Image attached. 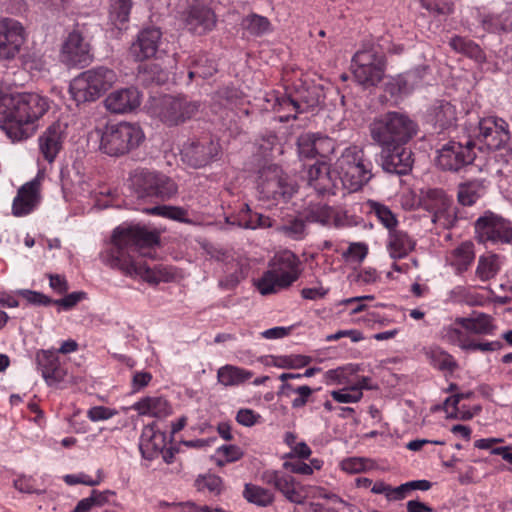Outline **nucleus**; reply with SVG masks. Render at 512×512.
<instances>
[{"label":"nucleus","instance_id":"nucleus-31","mask_svg":"<svg viewBox=\"0 0 512 512\" xmlns=\"http://www.w3.org/2000/svg\"><path fill=\"white\" fill-rule=\"evenodd\" d=\"M166 447L165 433L155 430L153 426L144 427L139 441V449L143 458L153 460Z\"/></svg>","mask_w":512,"mask_h":512},{"label":"nucleus","instance_id":"nucleus-12","mask_svg":"<svg viewBox=\"0 0 512 512\" xmlns=\"http://www.w3.org/2000/svg\"><path fill=\"white\" fill-rule=\"evenodd\" d=\"M26 37L21 22L9 17L0 18V59H14L20 53Z\"/></svg>","mask_w":512,"mask_h":512},{"label":"nucleus","instance_id":"nucleus-35","mask_svg":"<svg viewBox=\"0 0 512 512\" xmlns=\"http://www.w3.org/2000/svg\"><path fill=\"white\" fill-rule=\"evenodd\" d=\"M425 355L431 366L444 373L452 374L458 368L455 358L439 346L425 348Z\"/></svg>","mask_w":512,"mask_h":512},{"label":"nucleus","instance_id":"nucleus-22","mask_svg":"<svg viewBox=\"0 0 512 512\" xmlns=\"http://www.w3.org/2000/svg\"><path fill=\"white\" fill-rule=\"evenodd\" d=\"M40 188L41 179L39 175L19 188L12 203L14 216L22 217L34 211L41 199Z\"/></svg>","mask_w":512,"mask_h":512},{"label":"nucleus","instance_id":"nucleus-60","mask_svg":"<svg viewBox=\"0 0 512 512\" xmlns=\"http://www.w3.org/2000/svg\"><path fill=\"white\" fill-rule=\"evenodd\" d=\"M87 298V293L84 291H77L67 294L61 299L53 300L54 305L60 306L63 310L69 311L75 307L80 301Z\"/></svg>","mask_w":512,"mask_h":512},{"label":"nucleus","instance_id":"nucleus-62","mask_svg":"<svg viewBox=\"0 0 512 512\" xmlns=\"http://www.w3.org/2000/svg\"><path fill=\"white\" fill-rule=\"evenodd\" d=\"M368 460L360 457H350L341 462L343 471L351 474L360 473L366 470Z\"/></svg>","mask_w":512,"mask_h":512},{"label":"nucleus","instance_id":"nucleus-32","mask_svg":"<svg viewBox=\"0 0 512 512\" xmlns=\"http://www.w3.org/2000/svg\"><path fill=\"white\" fill-rule=\"evenodd\" d=\"M455 324L464 328L468 333L477 335H493L496 329L494 319L485 313H474L470 317H457Z\"/></svg>","mask_w":512,"mask_h":512},{"label":"nucleus","instance_id":"nucleus-44","mask_svg":"<svg viewBox=\"0 0 512 512\" xmlns=\"http://www.w3.org/2000/svg\"><path fill=\"white\" fill-rule=\"evenodd\" d=\"M363 222V218L358 216L354 209L334 206L331 226L337 229H345L360 226Z\"/></svg>","mask_w":512,"mask_h":512},{"label":"nucleus","instance_id":"nucleus-6","mask_svg":"<svg viewBox=\"0 0 512 512\" xmlns=\"http://www.w3.org/2000/svg\"><path fill=\"white\" fill-rule=\"evenodd\" d=\"M117 81L113 69L94 67L82 72L70 83V94L77 103L92 102L105 94Z\"/></svg>","mask_w":512,"mask_h":512},{"label":"nucleus","instance_id":"nucleus-55","mask_svg":"<svg viewBox=\"0 0 512 512\" xmlns=\"http://www.w3.org/2000/svg\"><path fill=\"white\" fill-rule=\"evenodd\" d=\"M275 107L280 111L294 112L293 114L286 115V120L289 118L296 119L297 114L304 112L303 104L289 95H283L276 99Z\"/></svg>","mask_w":512,"mask_h":512},{"label":"nucleus","instance_id":"nucleus-33","mask_svg":"<svg viewBox=\"0 0 512 512\" xmlns=\"http://www.w3.org/2000/svg\"><path fill=\"white\" fill-rule=\"evenodd\" d=\"M338 180L351 192L360 190L373 177L370 170H361L357 167L336 166Z\"/></svg>","mask_w":512,"mask_h":512},{"label":"nucleus","instance_id":"nucleus-30","mask_svg":"<svg viewBox=\"0 0 512 512\" xmlns=\"http://www.w3.org/2000/svg\"><path fill=\"white\" fill-rule=\"evenodd\" d=\"M416 247V240L406 231L394 229L388 232L386 249L389 256L394 259L407 257Z\"/></svg>","mask_w":512,"mask_h":512},{"label":"nucleus","instance_id":"nucleus-27","mask_svg":"<svg viewBox=\"0 0 512 512\" xmlns=\"http://www.w3.org/2000/svg\"><path fill=\"white\" fill-rule=\"evenodd\" d=\"M424 69H414L390 78L385 83V91L392 97H400L411 93L423 79Z\"/></svg>","mask_w":512,"mask_h":512},{"label":"nucleus","instance_id":"nucleus-14","mask_svg":"<svg viewBox=\"0 0 512 512\" xmlns=\"http://www.w3.org/2000/svg\"><path fill=\"white\" fill-rule=\"evenodd\" d=\"M474 143L468 139L465 144L451 141L439 150L437 163L443 170L458 171L475 159Z\"/></svg>","mask_w":512,"mask_h":512},{"label":"nucleus","instance_id":"nucleus-45","mask_svg":"<svg viewBox=\"0 0 512 512\" xmlns=\"http://www.w3.org/2000/svg\"><path fill=\"white\" fill-rule=\"evenodd\" d=\"M440 338L448 344L460 347L462 350H466L471 339L469 333L464 328L456 325L455 322L442 327Z\"/></svg>","mask_w":512,"mask_h":512},{"label":"nucleus","instance_id":"nucleus-28","mask_svg":"<svg viewBox=\"0 0 512 512\" xmlns=\"http://www.w3.org/2000/svg\"><path fill=\"white\" fill-rule=\"evenodd\" d=\"M64 138V131L60 123L50 125L39 137V149L46 161L54 162L62 149Z\"/></svg>","mask_w":512,"mask_h":512},{"label":"nucleus","instance_id":"nucleus-25","mask_svg":"<svg viewBox=\"0 0 512 512\" xmlns=\"http://www.w3.org/2000/svg\"><path fill=\"white\" fill-rule=\"evenodd\" d=\"M36 362L42 377L49 386L60 383L65 379L67 369L61 364L59 356L54 350L38 351L36 354Z\"/></svg>","mask_w":512,"mask_h":512},{"label":"nucleus","instance_id":"nucleus-4","mask_svg":"<svg viewBox=\"0 0 512 512\" xmlns=\"http://www.w3.org/2000/svg\"><path fill=\"white\" fill-rule=\"evenodd\" d=\"M270 266L271 268L263 274L258 282V290L262 295H269L285 289L300 276V260L289 250L275 254Z\"/></svg>","mask_w":512,"mask_h":512},{"label":"nucleus","instance_id":"nucleus-42","mask_svg":"<svg viewBox=\"0 0 512 512\" xmlns=\"http://www.w3.org/2000/svg\"><path fill=\"white\" fill-rule=\"evenodd\" d=\"M132 8L131 0H111L109 22L119 31L126 29Z\"/></svg>","mask_w":512,"mask_h":512},{"label":"nucleus","instance_id":"nucleus-5","mask_svg":"<svg viewBox=\"0 0 512 512\" xmlns=\"http://www.w3.org/2000/svg\"><path fill=\"white\" fill-rule=\"evenodd\" d=\"M416 132L415 122L399 112H388L370 125L372 139L381 146L406 144Z\"/></svg>","mask_w":512,"mask_h":512},{"label":"nucleus","instance_id":"nucleus-20","mask_svg":"<svg viewBox=\"0 0 512 512\" xmlns=\"http://www.w3.org/2000/svg\"><path fill=\"white\" fill-rule=\"evenodd\" d=\"M61 57L68 65H87L91 61L90 45L80 32L72 31L68 34L62 44Z\"/></svg>","mask_w":512,"mask_h":512},{"label":"nucleus","instance_id":"nucleus-16","mask_svg":"<svg viewBox=\"0 0 512 512\" xmlns=\"http://www.w3.org/2000/svg\"><path fill=\"white\" fill-rule=\"evenodd\" d=\"M478 130L477 139L491 150L501 149L510 139L508 123L496 116L482 118Z\"/></svg>","mask_w":512,"mask_h":512},{"label":"nucleus","instance_id":"nucleus-52","mask_svg":"<svg viewBox=\"0 0 512 512\" xmlns=\"http://www.w3.org/2000/svg\"><path fill=\"white\" fill-rule=\"evenodd\" d=\"M449 46L458 53L464 54L471 58H478L481 54L479 45L470 39L462 36H454L449 41Z\"/></svg>","mask_w":512,"mask_h":512},{"label":"nucleus","instance_id":"nucleus-2","mask_svg":"<svg viewBox=\"0 0 512 512\" xmlns=\"http://www.w3.org/2000/svg\"><path fill=\"white\" fill-rule=\"evenodd\" d=\"M50 99L33 92L5 95L0 103V128L13 142L26 140L33 125L50 109Z\"/></svg>","mask_w":512,"mask_h":512},{"label":"nucleus","instance_id":"nucleus-50","mask_svg":"<svg viewBox=\"0 0 512 512\" xmlns=\"http://www.w3.org/2000/svg\"><path fill=\"white\" fill-rule=\"evenodd\" d=\"M242 27L252 36H262L271 30V23L267 17L251 13L243 18Z\"/></svg>","mask_w":512,"mask_h":512},{"label":"nucleus","instance_id":"nucleus-58","mask_svg":"<svg viewBox=\"0 0 512 512\" xmlns=\"http://www.w3.org/2000/svg\"><path fill=\"white\" fill-rule=\"evenodd\" d=\"M106 502V496L96 490H93L92 494L84 499H81L72 512H89L94 506H101Z\"/></svg>","mask_w":512,"mask_h":512},{"label":"nucleus","instance_id":"nucleus-10","mask_svg":"<svg viewBox=\"0 0 512 512\" xmlns=\"http://www.w3.org/2000/svg\"><path fill=\"white\" fill-rule=\"evenodd\" d=\"M355 80L364 87L376 86L385 72L384 55L373 47L357 51L351 63Z\"/></svg>","mask_w":512,"mask_h":512},{"label":"nucleus","instance_id":"nucleus-49","mask_svg":"<svg viewBox=\"0 0 512 512\" xmlns=\"http://www.w3.org/2000/svg\"><path fill=\"white\" fill-rule=\"evenodd\" d=\"M484 194V186L479 181H470L459 185L458 201L464 206H472Z\"/></svg>","mask_w":512,"mask_h":512},{"label":"nucleus","instance_id":"nucleus-59","mask_svg":"<svg viewBox=\"0 0 512 512\" xmlns=\"http://www.w3.org/2000/svg\"><path fill=\"white\" fill-rule=\"evenodd\" d=\"M217 453L225 457V461H217L218 466H224L225 463L238 461L243 457V451L236 445H222L217 449Z\"/></svg>","mask_w":512,"mask_h":512},{"label":"nucleus","instance_id":"nucleus-61","mask_svg":"<svg viewBox=\"0 0 512 512\" xmlns=\"http://www.w3.org/2000/svg\"><path fill=\"white\" fill-rule=\"evenodd\" d=\"M118 414V411L105 406H94L87 411V418L92 422L108 420Z\"/></svg>","mask_w":512,"mask_h":512},{"label":"nucleus","instance_id":"nucleus-34","mask_svg":"<svg viewBox=\"0 0 512 512\" xmlns=\"http://www.w3.org/2000/svg\"><path fill=\"white\" fill-rule=\"evenodd\" d=\"M360 211L366 214H373L377 220L390 232L398 224L396 215L390 208L375 200H367L360 205Z\"/></svg>","mask_w":512,"mask_h":512},{"label":"nucleus","instance_id":"nucleus-63","mask_svg":"<svg viewBox=\"0 0 512 512\" xmlns=\"http://www.w3.org/2000/svg\"><path fill=\"white\" fill-rule=\"evenodd\" d=\"M367 255L368 246L362 242L351 243L346 252L343 253V257L351 258L358 262H362L367 257Z\"/></svg>","mask_w":512,"mask_h":512},{"label":"nucleus","instance_id":"nucleus-46","mask_svg":"<svg viewBox=\"0 0 512 512\" xmlns=\"http://www.w3.org/2000/svg\"><path fill=\"white\" fill-rule=\"evenodd\" d=\"M333 208L334 206L321 202L311 204L304 211V218L308 222L330 227L332 225Z\"/></svg>","mask_w":512,"mask_h":512},{"label":"nucleus","instance_id":"nucleus-39","mask_svg":"<svg viewBox=\"0 0 512 512\" xmlns=\"http://www.w3.org/2000/svg\"><path fill=\"white\" fill-rule=\"evenodd\" d=\"M188 77L193 80L196 77L207 79L217 72V66L214 60L210 59L206 54L194 55L188 63Z\"/></svg>","mask_w":512,"mask_h":512},{"label":"nucleus","instance_id":"nucleus-51","mask_svg":"<svg viewBox=\"0 0 512 512\" xmlns=\"http://www.w3.org/2000/svg\"><path fill=\"white\" fill-rule=\"evenodd\" d=\"M215 100L221 106L233 108L243 103L244 94L233 86H225L216 92Z\"/></svg>","mask_w":512,"mask_h":512},{"label":"nucleus","instance_id":"nucleus-56","mask_svg":"<svg viewBox=\"0 0 512 512\" xmlns=\"http://www.w3.org/2000/svg\"><path fill=\"white\" fill-rule=\"evenodd\" d=\"M331 396L336 402L339 403H356L361 400L363 392L359 391L358 388H354L350 385L342 389L332 391Z\"/></svg>","mask_w":512,"mask_h":512},{"label":"nucleus","instance_id":"nucleus-41","mask_svg":"<svg viewBox=\"0 0 512 512\" xmlns=\"http://www.w3.org/2000/svg\"><path fill=\"white\" fill-rule=\"evenodd\" d=\"M312 362L310 356L301 354L290 355H268L265 357V364L283 369H300Z\"/></svg>","mask_w":512,"mask_h":512},{"label":"nucleus","instance_id":"nucleus-47","mask_svg":"<svg viewBox=\"0 0 512 512\" xmlns=\"http://www.w3.org/2000/svg\"><path fill=\"white\" fill-rule=\"evenodd\" d=\"M243 497L259 507H267L274 502V494L270 490L251 483L245 484Z\"/></svg>","mask_w":512,"mask_h":512},{"label":"nucleus","instance_id":"nucleus-26","mask_svg":"<svg viewBox=\"0 0 512 512\" xmlns=\"http://www.w3.org/2000/svg\"><path fill=\"white\" fill-rule=\"evenodd\" d=\"M185 23L191 32L204 34L213 29L216 23V17L211 8L196 2L188 8Z\"/></svg>","mask_w":512,"mask_h":512},{"label":"nucleus","instance_id":"nucleus-13","mask_svg":"<svg viewBox=\"0 0 512 512\" xmlns=\"http://www.w3.org/2000/svg\"><path fill=\"white\" fill-rule=\"evenodd\" d=\"M220 145L209 137L191 140L183 145L181 159L192 168H202L216 160Z\"/></svg>","mask_w":512,"mask_h":512},{"label":"nucleus","instance_id":"nucleus-54","mask_svg":"<svg viewBox=\"0 0 512 512\" xmlns=\"http://www.w3.org/2000/svg\"><path fill=\"white\" fill-rule=\"evenodd\" d=\"M299 156L315 158L317 156V133H303L297 140Z\"/></svg>","mask_w":512,"mask_h":512},{"label":"nucleus","instance_id":"nucleus-64","mask_svg":"<svg viewBox=\"0 0 512 512\" xmlns=\"http://www.w3.org/2000/svg\"><path fill=\"white\" fill-rule=\"evenodd\" d=\"M335 150V141L322 134L317 133V156L328 157Z\"/></svg>","mask_w":512,"mask_h":512},{"label":"nucleus","instance_id":"nucleus-48","mask_svg":"<svg viewBox=\"0 0 512 512\" xmlns=\"http://www.w3.org/2000/svg\"><path fill=\"white\" fill-rule=\"evenodd\" d=\"M499 270L500 262L497 254H486L479 257L476 275L481 281L494 278Z\"/></svg>","mask_w":512,"mask_h":512},{"label":"nucleus","instance_id":"nucleus-38","mask_svg":"<svg viewBox=\"0 0 512 512\" xmlns=\"http://www.w3.org/2000/svg\"><path fill=\"white\" fill-rule=\"evenodd\" d=\"M475 259L474 245L463 242L451 252L450 264L457 274L467 271Z\"/></svg>","mask_w":512,"mask_h":512},{"label":"nucleus","instance_id":"nucleus-11","mask_svg":"<svg viewBox=\"0 0 512 512\" xmlns=\"http://www.w3.org/2000/svg\"><path fill=\"white\" fill-rule=\"evenodd\" d=\"M476 239L486 244L512 242V222L491 211H486L474 224Z\"/></svg>","mask_w":512,"mask_h":512},{"label":"nucleus","instance_id":"nucleus-8","mask_svg":"<svg viewBox=\"0 0 512 512\" xmlns=\"http://www.w3.org/2000/svg\"><path fill=\"white\" fill-rule=\"evenodd\" d=\"M296 184L277 164H269L259 170L257 190L259 199L277 205L287 202L296 192Z\"/></svg>","mask_w":512,"mask_h":512},{"label":"nucleus","instance_id":"nucleus-40","mask_svg":"<svg viewBox=\"0 0 512 512\" xmlns=\"http://www.w3.org/2000/svg\"><path fill=\"white\" fill-rule=\"evenodd\" d=\"M277 394L286 398L295 395V398L291 401V406L294 409H298L304 407L309 402L313 389L308 385L296 386L292 383H285L281 384Z\"/></svg>","mask_w":512,"mask_h":512},{"label":"nucleus","instance_id":"nucleus-43","mask_svg":"<svg viewBox=\"0 0 512 512\" xmlns=\"http://www.w3.org/2000/svg\"><path fill=\"white\" fill-rule=\"evenodd\" d=\"M239 225L246 229H265L273 226V220L261 213L251 210L248 204H245L238 216Z\"/></svg>","mask_w":512,"mask_h":512},{"label":"nucleus","instance_id":"nucleus-24","mask_svg":"<svg viewBox=\"0 0 512 512\" xmlns=\"http://www.w3.org/2000/svg\"><path fill=\"white\" fill-rule=\"evenodd\" d=\"M142 101V95L135 87L121 88L111 92L104 104L108 111L115 114L129 113L137 109Z\"/></svg>","mask_w":512,"mask_h":512},{"label":"nucleus","instance_id":"nucleus-37","mask_svg":"<svg viewBox=\"0 0 512 512\" xmlns=\"http://www.w3.org/2000/svg\"><path fill=\"white\" fill-rule=\"evenodd\" d=\"M253 372L234 365H224L217 371V380L224 386H238L250 380Z\"/></svg>","mask_w":512,"mask_h":512},{"label":"nucleus","instance_id":"nucleus-53","mask_svg":"<svg viewBox=\"0 0 512 512\" xmlns=\"http://www.w3.org/2000/svg\"><path fill=\"white\" fill-rule=\"evenodd\" d=\"M147 213L151 215L162 216L182 223L189 222L187 219V210L182 207L159 205L147 209Z\"/></svg>","mask_w":512,"mask_h":512},{"label":"nucleus","instance_id":"nucleus-7","mask_svg":"<svg viewBox=\"0 0 512 512\" xmlns=\"http://www.w3.org/2000/svg\"><path fill=\"white\" fill-rule=\"evenodd\" d=\"M145 139L141 127L135 123L120 122L107 125L101 134L100 150L109 156H123L137 149Z\"/></svg>","mask_w":512,"mask_h":512},{"label":"nucleus","instance_id":"nucleus-3","mask_svg":"<svg viewBox=\"0 0 512 512\" xmlns=\"http://www.w3.org/2000/svg\"><path fill=\"white\" fill-rule=\"evenodd\" d=\"M130 186L138 199L150 202H166L178 193L177 183L163 172L136 168L129 176Z\"/></svg>","mask_w":512,"mask_h":512},{"label":"nucleus","instance_id":"nucleus-17","mask_svg":"<svg viewBox=\"0 0 512 512\" xmlns=\"http://www.w3.org/2000/svg\"><path fill=\"white\" fill-rule=\"evenodd\" d=\"M304 178L319 195L336 194L338 174L331 170V166L326 161H317L309 166Z\"/></svg>","mask_w":512,"mask_h":512},{"label":"nucleus","instance_id":"nucleus-15","mask_svg":"<svg viewBox=\"0 0 512 512\" xmlns=\"http://www.w3.org/2000/svg\"><path fill=\"white\" fill-rule=\"evenodd\" d=\"M264 480L268 485L274 486L291 503L303 504L309 495L308 487L296 481L290 474L268 471L264 474Z\"/></svg>","mask_w":512,"mask_h":512},{"label":"nucleus","instance_id":"nucleus-23","mask_svg":"<svg viewBox=\"0 0 512 512\" xmlns=\"http://www.w3.org/2000/svg\"><path fill=\"white\" fill-rule=\"evenodd\" d=\"M162 39V32L157 27H145L139 31L130 51L137 61H144L156 55Z\"/></svg>","mask_w":512,"mask_h":512},{"label":"nucleus","instance_id":"nucleus-18","mask_svg":"<svg viewBox=\"0 0 512 512\" xmlns=\"http://www.w3.org/2000/svg\"><path fill=\"white\" fill-rule=\"evenodd\" d=\"M381 165L384 171L397 175H407L413 167L414 159L410 148L405 144L382 146Z\"/></svg>","mask_w":512,"mask_h":512},{"label":"nucleus","instance_id":"nucleus-57","mask_svg":"<svg viewBox=\"0 0 512 512\" xmlns=\"http://www.w3.org/2000/svg\"><path fill=\"white\" fill-rule=\"evenodd\" d=\"M196 485L199 490H208L211 493L216 495L220 494L223 488V480L221 477L208 474L202 477H199L196 480Z\"/></svg>","mask_w":512,"mask_h":512},{"label":"nucleus","instance_id":"nucleus-29","mask_svg":"<svg viewBox=\"0 0 512 512\" xmlns=\"http://www.w3.org/2000/svg\"><path fill=\"white\" fill-rule=\"evenodd\" d=\"M130 408L137 411L140 416H149L159 419L166 418L173 412L170 402L162 396H147L141 398Z\"/></svg>","mask_w":512,"mask_h":512},{"label":"nucleus","instance_id":"nucleus-9","mask_svg":"<svg viewBox=\"0 0 512 512\" xmlns=\"http://www.w3.org/2000/svg\"><path fill=\"white\" fill-rule=\"evenodd\" d=\"M200 108L198 101L189 100L186 96L163 95L152 98L148 111L168 126H176L190 120Z\"/></svg>","mask_w":512,"mask_h":512},{"label":"nucleus","instance_id":"nucleus-19","mask_svg":"<svg viewBox=\"0 0 512 512\" xmlns=\"http://www.w3.org/2000/svg\"><path fill=\"white\" fill-rule=\"evenodd\" d=\"M425 121L431 126L433 133L450 131L456 125V107L446 100H437L427 110Z\"/></svg>","mask_w":512,"mask_h":512},{"label":"nucleus","instance_id":"nucleus-36","mask_svg":"<svg viewBox=\"0 0 512 512\" xmlns=\"http://www.w3.org/2000/svg\"><path fill=\"white\" fill-rule=\"evenodd\" d=\"M336 166L357 167L361 170H370V172L373 169V163L365 155L364 149L356 145L349 146L343 150L341 156L336 161Z\"/></svg>","mask_w":512,"mask_h":512},{"label":"nucleus","instance_id":"nucleus-1","mask_svg":"<svg viewBox=\"0 0 512 512\" xmlns=\"http://www.w3.org/2000/svg\"><path fill=\"white\" fill-rule=\"evenodd\" d=\"M159 233L139 225L119 226L112 235V246L106 252V263L127 276H139L148 283H158L160 278L138 256L158 245Z\"/></svg>","mask_w":512,"mask_h":512},{"label":"nucleus","instance_id":"nucleus-21","mask_svg":"<svg viewBox=\"0 0 512 512\" xmlns=\"http://www.w3.org/2000/svg\"><path fill=\"white\" fill-rule=\"evenodd\" d=\"M423 206L432 213V221L435 224L447 228L453 222L450 213L451 201L442 189H430L423 198Z\"/></svg>","mask_w":512,"mask_h":512}]
</instances>
